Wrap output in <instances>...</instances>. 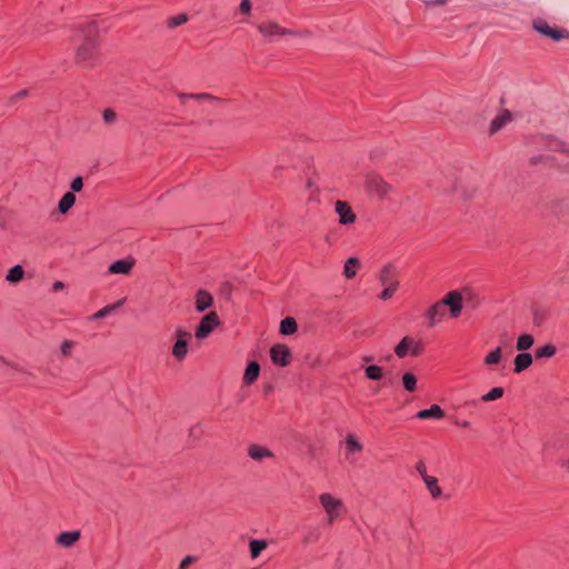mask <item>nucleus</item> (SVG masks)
<instances>
[{
  "label": "nucleus",
  "mask_w": 569,
  "mask_h": 569,
  "mask_svg": "<svg viewBox=\"0 0 569 569\" xmlns=\"http://www.w3.org/2000/svg\"><path fill=\"white\" fill-rule=\"evenodd\" d=\"M447 2V0H433V1H429L428 3L430 4H445Z\"/></svg>",
  "instance_id": "obj_47"
},
{
  "label": "nucleus",
  "mask_w": 569,
  "mask_h": 569,
  "mask_svg": "<svg viewBox=\"0 0 569 569\" xmlns=\"http://www.w3.org/2000/svg\"><path fill=\"white\" fill-rule=\"evenodd\" d=\"M568 470H569V460H568Z\"/></svg>",
  "instance_id": "obj_51"
},
{
  "label": "nucleus",
  "mask_w": 569,
  "mask_h": 569,
  "mask_svg": "<svg viewBox=\"0 0 569 569\" xmlns=\"http://www.w3.org/2000/svg\"><path fill=\"white\" fill-rule=\"evenodd\" d=\"M402 385H403V388L407 391L413 392L417 389V378H416V376L413 373H411V372L403 373V376H402Z\"/></svg>",
  "instance_id": "obj_33"
},
{
  "label": "nucleus",
  "mask_w": 569,
  "mask_h": 569,
  "mask_svg": "<svg viewBox=\"0 0 569 569\" xmlns=\"http://www.w3.org/2000/svg\"><path fill=\"white\" fill-rule=\"evenodd\" d=\"M76 51V62L89 67L99 56L98 27L94 22L87 23L76 29L72 37Z\"/></svg>",
  "instance_id": "obj_1"
},
{
  "label": "nucleus",
  "mask_w": 569,
  "mask_h": 569,
  "mask_svg": "<svg viewBox=\"0 0 569 569\" xmlns=\"http://www.w3.org/2000/svg\"><path fill=\"white\" fill-rule=\"evenodd\" d=\"M213 302L212 296L206 290H199L196 295V308L198 311H204L211 307Z\"/></svg>",
  "instance_id": "obj_23"
},
{
  "label": "nucleus",
  "mask_w": 569,
  "mask_h": 569,
  "mask_svg": "<svg viewBox=\"0 0 569 569\" xmlns=\"http://www.w3.org/2000/svg\"><path fill=\"white\" fill-rule=\"evenodd\" d=\"M272 362L280 367H287L291 362V351L286 345L277 343L270 349Z\"/></svg>",
  "instance_id": "obj_10"
},
{
  "label": "nucleus",
  "mask_w": 569,
  "mask_h": 569,
  "mask_svg": "<svg viewBox=\"0 0 569 569\" xmlns=\"http://www.w3.org/2000/svg\"><path fill=\"white\" fill-rule=\"evenodd\" d=\"M556 353V346L547 343L536 349L535 357L536 359L552 358Z\"/></svg>",
  "instance_id": "obj_30"
},
{
  "label": "nucleus",
  "mask_w": 569,
  "mask_h": 569,
  "mask_svg": "<svg viewBox=\"0 0 569 569\" xmlns=\"http://www.w3.org/2000/svg\"><path fill=\"white\" fill-rule=\"evenodd\" d=\"M197 561V557L194 556H187L182 559V561L179 565V569H188L189 566L194 563Z\"/></svg>",
  "instance_id": "obj_42"
},
{
  "label": "nucleus",
  "mask_w": 569,
  "mask_h": 569,
  "mask_svg": "<svg viewBox=\"0 0 569 569\" xmlns=\"http://www.w3.org/2000/svg\"><path fill=\"white\" fill-rule=\"evenodd\" d=\"M76 196L73 192H66L58 203V210L60 213L66 214L76 203Z\"/></svg>",
  "instance_id": "obj_25"
},
{
  "label": "nucleus",
  "mask_w": 569,
  "mask_h": 569,
  "mask_svg": "<svg viewBox=\"0 0 569 569\" xmlns=\"http://www.w3.org/2000/svg\"><path fill=\"white\" fill-rule=\"evenodd\" d=\"M372 360H373V358L371 356H367L363 358L365 362H371Z\"/></svg>",
  "instance_id": "obj_49"
},
{
  "label": "nucleus",
  "mask_w": 569,
  "mask_h": 569,
  "mask_svg": "<svg viewBox=\"0 0 569 569\" xmlns=\"http://www.w3.org/2000/svg\"><path fill=\"white\" fill-rule=\"evenodd\" d=\"M502 348L497 347L486 355L483 359V365L493 369L495 367L499 366L502 362Z\"/></svg>",
  "instance_id": "obj_21"
},
{
  "label": "nucleus",
  "mask_w": 569,
  "mask_h": 569,
  "mask_svg": "<svg viewBox=\"0 0 569 569\" xmlns=\"http://www.w3.org/2000/svg\"><path fill=\"white\" fill-rule=\"evenodd\" d=\"M136 261L133 258L128 257L112 262L108 270L112 274H129L134 266Z\"/></svg>",
  "instance_id": "obj_14"
},
{
  "label": "nucleus",
  "mask_w": 569,
  "mask_h": 569,
  "mask_svg": "<svg viewBox=\"0 0 569 569\" xmlns=\"http://www.w3.org/2000/svg\"><path fill=\"white\" fill-rule=\"evenodd\" d=\"M259 32L266 38H272L276 36H287L293 33V30L282 28L280 24L273 21H263L257 26Z\"/></svg>",
  "instance_id": "obj_11"
},
{
  "label": "nucleus",
  "mask_w": 569,
  "mask_h": 569,
  "mask_svg": "<svg viewBox=\"0 0 569 569\" xmlns=\"http://www.w3.org/2000/svg\"><path fill=\"white\" fill-rule=\"evenodd\" d=\"M366 186L369 191L375 192L381 198L391 191V186L377 173H369L366 177Z\"/></svg>",
  "instance_id": "obj_9"
},
{
  "label": "nucleus",
  "mask_w": 569,
  "mask_h": 569,
  "mask_svg": "<svg viewBox=\"0 0 569 569\" xmlns=\"http://www.w3.org/2000/svg\"><path fill=\"white\" fill-rule=\"evenodd\" d=\"M63 288H64V284H63V282H61V281H56V282L52 284V290H53L54 292L60 291V290H62Z\"/></svg>",
  "instance_id": "obj_46"
},
{
  "label": "nucleus",
  "mask_w": 569,
  "mask_h": 569,
  "mask_svg": "<svg viewBox=\"0 0 569 569\" xmlns=\"http://www.w3.org/2000/svg\"><path fill=\"white\" fill-rule=\"evenodd\" d=\"M24 94H26V91H21V92L19 93V96H20V97H23Z\"/></svg>",
  "instance_id": "obj_50"
},
{
  "label": "nucleus",
  "mask_w": 569,
  "mask_h": 569,
  "mask_svg": "<svg viewBox=\"0 0 569 569\" xmlns=\"http://www.w3.org/2000/svg\"><path fill=\"white\" fill-rule=\"evenodd\" d=\"M312 188H313V182H312L311 179H309L308 182H307V189L310 190L309 200L310 201H318V199L313 194Z\"/></svg>",
  "instance_id": "obj_44"
},
{
  "label": "nucleus",
  "mask_w": 569,
  "mask_h": 569,
  "mask_svg": "<svg viewBox=\"0 0 569 569\" xmlns=\"http://www.w3.org/2000/svg\"><path fill=\"white\" fill-rule=\"evenodd\" d=\"M318 500L325 511L327 525L335 523L347 513V507L342 499L330 492H321Z\"/></svg>",
  "instance_id": "obj_4"
},
{
  "label": "nucleus",
  "mask_w": 569,
  "mask_h": 569,
  "mask_svg": "<svg viewBox=\"0 0 569 569\" xmlns=\"http://www.w3.org/2000/svg\"><path fill=\"white\" fill-rule=\"evenodd\" d=\"M360 268H361V261L356 257H350L345 262L342 273L346 277V279H352L356 277V274Z\"/></svg>",
  "instance_id": "obj_20"
},
{
  "label": "nucleus",
  "mask_w": 569,
  "mask_h": 569,
  "mask_svg": "<svg viewBox=\"0 0 569 569\" xmlns=\"http://www.w3.org/2000/svg\"><path fill=\"white\" fill-rule=\"evenodd\" d=\"M533 29L555 41L569 38V32L567 30L553 28L543 19H536L533 21Z\"/></svg>",
  "instance_id": "obj_7"
},
{
  "label": "nucleus",
  "mask_w": 569,
  "mask_h": 569,
  "mask_svg": "<svg viewBox=\"0 0 569 569\" xmlns=\"http://www.w3.org/2000/svg\"><path fill=\"white\" fill-rule=\"evenodd\" d=\"M24 277V270L21 266L17 264L10 268L7 272L6 280L10 283H18Z\"/></svg>",
  "instance_id": "obj_29"
},
{
  "label": "nucleus",
  "mask_w": 569,
  "mask_h": 569,
  "mask_svg": "<svg viewBox=\"0 0 569 569\" xmlns=\"http://www.w3.org/2000/svg\"><path fill=\"white\" fill-rule=\"evenodd\" d=\"M335 211L339 217V222L343 226L352 224L356 221V214L346 201H336Z\"/></svg>",
  "instance_id": "obj_13"
},
{
  "label": "nucleus",
  "mask_w": 569,
  "mask_h": 569,
  "mask_svg": "<svg viewBox=\"0 0 569 569\" xmlns=\"http://www.w3.org/2000/svg\"><path fill=\"white\" fill-rule=\"evenodd\" d=\"M250 553L252 558L259 557L261 551H263L267 548V542L264 540H251L250 541Z\"/></svg>",
  "instance_id": "obj_34"
},
{
  "label": "nucleus",
  "mask_w": 569,
  "mask_h": 569,
  "mask_svg": "<svg viewBox=\"0 0 569 569\" xmlns=\"http://www.w3.org/2000/svg\"><path fill=\"white\" fill-rule=\"evenodd\" d=\"M248 455L256 461H261L266 458L272 457V452L268 448L259 445H251L248 449Z\"/></svg>",
  "instance_id": "obj_22"
},
{
  "label": "nucleus",
  "mask_w": 569,
  "mask_h": 569,
  "mask_svg": "<svg viewBox=\"0 0 569 569\" xmlns=\"http://www.w3.org/2000/svg\"><path fill=\"white\" fill-rule=\"evenodd\" d=\"M187 21H188V16L186 13H180V14L169 18L168 26L170 28H176V27L184 24Z\"/></svg>",
  "instance_id": "obj_37"
},
{
  "label": "nucleus",
  "mask_w": 569,
  "mask_h": 569,
  "mask_svg": "<svg viewBox=\"0 0 569 569\" xmlns=\"http://www.w3.org/2000/svg\"><path fill=\"white\" fill-rule=\"evenodd\" d=\"M80 537L79 530L63 531L56 537V543L63 548H71L79 541Z\"/></svg>",
  "instance_id": "obj_16"
},
{
  "label": "nucleus",
  "mask_w": 569,
  "mask_h": 569,
  "mask_svg": "<svg viewBox=\"0 0 569 569\" xmlns=\"http://www.w3.org/2000/svg\"><path fill=\"white\" fill-rule=\"evenodd\" d=\"M377 279L383 287V290L378 295V298L382 301L390 300L400 286L397 267L392 263L383 264L377 273Z\"/></svg>",
  "instance_id": "obj_3"
},
{
  "label": "nucleus",
  "mask_w": 569,
  "mask_h": 569,
  "mask_svg": "<svg viewBox=\"0 0 569 569\" xmlns=\"http://www.w3.org/2000/svg\"><path fill=\"white\" fill-rule=\"evenodd\" d=\"M416 470L417 472L419 473V476L422 478V480H425L426 478L429 477V475L427 473V466L426 463L423 462V460H419L416 465Z\"/></svg>",
  "instance_id": "obj_41"
},
{
  "label": "nucleus",
  "mask_w": 569,
  "mask_h": 569,
  "mask_svg": "<svg viewBox=\"0 0 569 569\" xmlns=\"http://www.w3.org/2000/svg\"><path fill=\"white\" fill-rule=\"evenodd\" d=\"M365 372L366 377L370 380H380L383 376L382 368L376 365L368 366Z\"/></svg>",
  "instance_id": "obj_35"
},
{
  "label": "nucleus",
  "mask_w": 569,
  "mask_h": 569,
  "mask_svg": "<svg viewBox=\"0 0 569 569\" xmlns=\"http://www.w3.org/2000/svg\"><path fill=\"white\" fill-rule=\"evenodd\" d=\"M76 342L72 340H64L60 346V351L63 357H70Z\"/></svg>",
  "instance_id": "obj_38"
},
{
  "label": "nucleus",
  "mask_w": 569,
  "mask_h": 569,
  "mask_svg": "<svg viewBox=\"0 0 569 569\" xmlns=\"http://www.w3.org/2000/svg\"><path fill=\"white\" fill-rule=\"evenodd\" d=\"M297 331V322L293 318L287 317L280 322V332L289 336Z\"/></svg>",
  "instance_id": "obj_31"
},
{
  "label": "nucleus",
  "mask_w": 569,
  "mask_h": 569,
  "mask_svg": "<svg viewBox=\"0 0 569 569\" xmlns=\"http://www.w3.org/2000/svg\"><path fill=\"white\" fill-rule=\"evenodd\" d=\"M176 342L172 347V356L176 360L182 361L188 355V345L191 340V333L182 328L176 330Z\"/></svg>",
  "instance_id": "obj_5"
},
{
  "label": "nucleus",
  "mask_w": 569,
  "mask_h": 569,
  "mask_svg": "<svg viewBox=\"0 0 569 569\" xmlns=\"http://www.w3.org/2000/svg\"><path fill=\"white\" fill-rule=\"evenodd\" d=\"M239 11L242 14H249L250 11H251V2H250V0H242L240 6H239Z\"/></svg>",
  "instance_id": "obj_43"
},
{
  "label": "nucleus",
  "mask_w": 569,
  "mask_h": 569,
  "mask_svg": "<svg viewBox=\"0 0 569 569\" xmlns=\"http://www.w3.org/2000/svg\"><path fill=\"white\" fill-rule=\"evenodd\" d=\"M447 308L450 309V316L452 318H458L462 310V296L458 291H450L442 298L441 300L433 303L427 310V317L429 319V326H435L436 323L443 320L446 316Z\"/></svg>",
  "instance_id": "obj_2"
},
{
  "label": "nucleus",
  "mask_w": 569,
  "mask_h": 569,
  "mask_svg": "<svg viewBox=\"0 0 569 569\" xmlns=\"http://www.w3.org/2000/svg\"><path fill=\"white\" fill-rule=\"evenodd\" d=\"M102 118L106 123L110 124L116 121L117 114L112 109L108 108L103 111Z\"/></svg>",
  "instance_id": "obj_40"
},
{
  "label": "nucleus",
  "mask_w": 569,
  "mask_h": 569,
  "mask_svg": "<svg viewBox=\"0 0 569 569\" xmlns=\"http://www.w3.org/2000/svg\"><path fill=\"white\" fill-rule=\"evenodd\" d=\"M83 188V179L82 177H76L70 183V192H80Z\"/></svg>",
  "instance_id": "obj_39"
},
{
  "label": "nucleus",
  "mask_w": 569,
  "mask_h": 569,
  "mask_svg": "<svg viewBox=\"0 0 569 569\" xmlns=\"http://www.w3.org/2000/svg\"><path fill=\"white\" fill-rule=\"evenodd\" d=\"M422 350L421 342L410 336H406L395 347V353L398 358H406L407 356H418Z\"/></svg>",
  "instance_id": "obj_6"
},
{
  "label": "nucleus",
  "mask_w": 569,
  "mask_h": 569,
  "mask_svg": "<svg viewBox=\"0 0 569 569\" xmlns=\"http://www.w3.org/2000/svg\"><path fill=\"white\" fill-rule=\"evenodd\" d=\"M291 36L310 37L311 32L309 30H303V31H295L293 30V33H291Z\"/></svg>",
  "instance_id": "obj_45"
},
{
  "label": "nucleus",
  "mask_w": 569,
  "mask_h": 569,
  "mask_svg": "<svg viewBox=\"0 0 569 569\" xmlns=\"http://www.w3.org/2000/svg\"><path fill=\"white\" fill-rule=\"evenodd\" d=\"M423 482H425L430 496L433 499H438L441 497L442 490H441L440 486L438 485V479L436 477L429 476L428 478H426L423 480Z\"/></svg>",
  "instance_id": "obj_26"
},
{
  "label": "nucleus",
  "mask_w": 569,
  "mask_h": 569,
  "mask_svg": "<svg viewBox=\"0 0 569 569\" xmlns=\"http://www.w3.org/2000/svg\"><path fill=\"white\" fill-rule=\"evenodd\" d=\"M458 426L462 427V428H468L470 426L469 421H461V422H457Z\"/></svg>",
  "instance_id": "obj_48"
},
{
  "label": "nucleus",
  "mask_w": 569,
  "mask_h": 569,
  "mask_svg": "<svg viewBox=\"0 0 569 569\" xmlns=\"http://www.w3.org/2000/svg\"><path fill=\"white\" fill-rule=\"evenodd\" d=\"M503 392H505L503 388L495 387L489 392L485 393L481 397V400L486 401V402L498 400L503 396Z\"/></svg>",
  "instance_id": "obj_36"
},
{
  "label": "nucleus",
  "mask_w": 569,
  "mask_h": 569,
  "mask_svg": "<svg viewBox=\"0 0 569 569\" xmlns=\"http://www.w3.org/2000/svg\"><path fill=\"white\" fill-rule=\"evenodd\" d=\"M124 300H119L117 301L116 303H111V305H107L106 307L101 308L100 310H98L97 312H94L90 319L91 320H99V319H103L106 318L107 316H109L111 312H113L117 308H119L120 306H122Z\"/></svg>",
  "instance_id": "obj_28"
},
{
  "label": "nucleus",
  "mask_w": 569,
  "mask_h": 569,
  "mask_svg": "<svg viewBox=\"0 0 569 569\" xmlns=\"http://www.w3.org/2000/svg\"><path fill=\"white\" fill-rule=\"evenodd\" d=\"M512 119L511 113L508 110H503L500 112L490 124V133L493 134L502 129L507 123H509Z\"/></svg>",
  "instance_id": "obj_18"
},
{
  "label": "nucleus",
  "mask_w": 569,
  "mask_h": 569,
  "mask_svg": "<svg viewBox=\"0 0 569 569\" xmlns=\"http://www.w3.org/2000/svg\"><path fill=\"white\" fill-rule=\"evenodd\" d=\"M259 373V363L256 361L250 362L244 370L243 382L248 386L252 385L258 379Z\"/></svg>",
  "instance_id": "obj_24"
},
{
  "label": "nucleus",
  "mask_w": 569,
  "mask_h": 569,
  "mask_svg": "<svg viewBox=\"0 0 569 569\" xmlns=\"http://www.w3.org/2000/svg\"><path fill=\"white\" fill-rule=\"evenodd\" d=\"M219 323L220 321L217 312L211 311L201 319L199 326L196 329L194 336L198 339H204L213 331L216 327L219 326Z\"/></svg>",
  "instance_id": "obj_8"
},
{
  "label": "nucleus",
  "mask_w": 569,
  "mask_h": 569,
  "mask_svg": "<svg viewBox=\"0 0 569 569\" xmlns=\"http://www.w3.org/2000/svg\"><path fill=\"white\" fill-rule=\"evenodd\" d=\"M539 143L551 151L562 152L569 156V146L555 137H541Z\"/></svg>",
  "instance_id": "obj_15"
},
{
  "label": "nucleus",
  "mask_w": 569,
  "mask_h": 569,
  "mask_svg": "<svg viewBox=\"0 0 569 569\" xmlns=\"http://www.w3.org/2000/svg\"><path fill=\"white\" fill-rule=\"evenodd\" d=\"M363 449V446L357 440L355 435H348L345 440V458L350 463L357 461V455Z\"/></svg>",
  "instance_id": "obj_12"
},
{
  "label": "nucleus",
  "mask_w": 569,
  "mask_h": 569,
  "mask_svg": "<svg viewBox=\"0 0 569 569\" xmlns=\"http://www.w3.org/2000/svg\"><path fill=\"white\" fill-rule=\"evenodd\" d=\"M535 343V338L530 333H522L518 337L516 349L520 352L529 350Z\"/></svg>",
  "instance_id": "obj_27"
},
{
  "label": "nucleus",
  "mask_w": 569,
  "mask_h": 569,
  "mask_svg": "<svg viewBox=\"0 0 569 569\" xmlns=\"http://www.w3.org/2000/svg\"><path fill=\"white\" fill-rule=\"evenodd\" d=\"M416 417L418 419H442L445 417V411L439 405H432L429 409H422L417 412Z\"/></svg>",
  "instance_id": "obj_17"
},
{
  "label": "nucleus",
  "mask_w": 569,
  "mask_h": 569,
  "mask_svg": "<svg viewBox=\"0 0 569 569\" xmlns=\"http://www.w3.org/2000/svg\"><path fill=\"white\" fill-rule=\"evenodd\" d=\"M181 103H186L187 99H194L199 102L209 101L213 98L208 93H179L178 94Z\"/></svg>",
  "instance_id": "obj_32"
},
{
  "label": "nucleus",
  "mask_w": 569,
  "mask_h": 569,
  "mask_svg": "<svg viewBox=\"0 0 569 569\" xmlns=\"http://www.w3.org/2000/svg\"><path fill=\"white\" fill-rule=\"evenodd\" d=\"M532 361H533V359H532V356L530 353H528V352H520L515 358L513 371L516 373L522 372L523 370H526L527 368H529L532 365Z\"/></svg>",
  "instance_id": "obj_19"
}]
</instances>
